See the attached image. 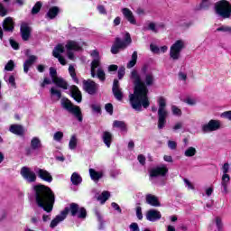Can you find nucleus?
<instances>
[{"instance_id":"nucleus-1","label":"nucleus","mask_w":231,"mask_h":231,"mask_svg":"<svg viewBox=\"0 0 231 231\" xmlns=\"http://www.w3.org/2000/svg\"><path fill=\"white\" fill-rule=\"evenodd\" d=\"M131 80L134 84V93L129 95V102L132 109L141 112L142 107L147 109L151 103L149 102V88L154 86L155 79L152 72H147V68L143 67L142 72L132 70Z\"/></svg>"},{"instance_id":"nucleus-2","label":"nucleus","mask_w":231,"mask_h":231,"mask_svg":"<svg viewBox=\"0 0 231 231\" xmlns=\"http://www.w3.org/2000/svg\"><path fill=\"white\" fill-rule=\"evenodd\" d=\"M33 190L37 206L50 214L53 210V205L55 204V194H53L51 189L42 184H38L33 187Z\"/></svg>"},{"instance_id":"nucleus-3","label":"nucleus","mask_w":231,"mask_h":231,"mask_svg":"<svg viewBox=\"0 0 231 231\" xmlns=\"http://www.w3.org/2000/svg\"><path fill=\"white\" fill-rule=\"evenodd\" d=\"M69 212H70V215L73 217L77 216L79 219H86V216H88L86 208H79V204L77 203H71L69 207L65 208V209L61 211L60 215H57L55 218L51 220L50 227L55 228V226H58L60 223H62V221L68 217Z\"/></svg>"},{"instance_id":"nucleus-4","label":"nucleus","mask_w":231,"mask_h":231,"mask_svg":"<svg viewBox=\"0 0 231 231\" xmlns=\"http://www.w3.org/2000/svg\"><path fill=\"white\" fill-rule=\"evenodd\" d=\"M90 56L92 57V61L90 64V73L91 77L95 79L96 77L104 82L106 80V72L104 71V68L102 67L100 52L98 51L94 50L90 52Z\"/></svg>"},{"instance_id":"nucleus-5","label":"nucleus","mask_w":231,"mask_h":231,"mask_svg":"<svg viewBox=\"0 0 231 231\" xmlns=\"http://www.w3.org/2000/svg\"><path fill=\"white\" fill-rule=\"evenodd\" d=\"M158 103V129H163L167 124V117L169 112L167 111V98L164 97H159L157 99Z\"/></svg>"},{"instance_id":"nucleus-6","label":"nucleus","mask_w":231,"mask_h":231,"mask_svg":"<svg viewBox=\"0 0 231 231\" xmlns=\"http://www.w3.org/2000/svg\"><path fill=\"white\" fill-rule=\"evenodd\" d=\"M231 167L230 163L225 162L222 167H221V182H220V187H221V192L223 196H226V194H229L230 189H228V187L230 186V172Z\"/></svg>"},{"instance_id":"nucleus-7","label":"nucleus","mask_w":231,"mask_h":231,"mask_svg":"<svg viewBox=\"0 0 231 231\" xmlns=\"http://www.w3.org/2000/svg\"><path fill=\"white\" fill-rule=\"evenodd\" d=\"M215 11L223 19H228L231 15V4L226 0H220L215 4Z\"/></svg>"},{"instance_id":"nucleus-8","label":"nucleus","mask_w":231,"mask_h":231,"mask_svg":"<svg viewBox=\"0 0 231 231\" xmlns=\"http://www.w3.org/2000/svg\"><path fill=\"white\" fill-rule=\"evenodd\" d=\"M61 106L63 109H66L68 113L74 115L79 122H82V112L80 111L79 106H74L73 103H71V101H69L68 98L61 99Z\"/></svg>"},{"instance_id":"nucleus-9","label":"nucleus","mask_w":231,"mask_h":231,"mask_svg":"<svg viewBox=\"0 0 231 231\" xmlns=\"http://www.w3.org/2000/svg\"><path fill=\"white\" fill-rule=\"evenodd\" d=\"M131 42H133V40L131 39V34H129V32L125 33V41H122L120 38H116V42L111 48V53L116 55L120 50H125Z\"/></svg>"},{"instance_id":"nucleus-10","label":"nucleus","mask_w":231,"mask_h":231,"mask_svg":"<svg viewBox=\"0 0 231 231\" xmlns=\"http://www.w3.org/2000/svg\"><path fill=\"white\" fill-rule=\"evenodd\" d=\"M185 49V41L177 40L170 49V57L173 60H178L181 53V50Z\"/></svg>"},{"instance_id":"nucleus-11","label":"nucleus","mask_w":231,"mask_h":231,"mask_svg":"<svg viewBox=\"0 0 231 231\" xmlns=\"http://www.w3.org/2000/svg\"><path fill=\"white\" fill-rule=\"evenodd\" d=\"M167 174H169V168H167V165L165 164H161L150 171V180L152 181L154 178H163L167 176Z\"/></svg>"},{"instance_id":"nucleus-12","label":"nucleus","mask_w":231,"mask_h":231,"mask_svg":"<svg viewBox=\"0 0 231 231\" xmlns=\"http://www.w3.org/2000/svg\"><path fill=\"white\" fill-rule=\"evenodd\" d=\"M20 174L27 183H35L37 181V174L30 167H22Z\"/></svg>"},{"instance_id":"nucleus-13","label":"nucleus","mask_w":231,"mask_h":231,"mask_svg":"<svg viewBox=\"0 0 231 231\" xmlns=\"http://www.w3.org/2000/svg\"><path fill=\"white\" fill-rule=\"evenodd\" d=\"M219 129H221V121L214 119L201 126V131L204 134L214 133V131H219Z\"/></svg>"},{"instance_id":"nucleus-14","label":"nucleus","mask_w":231,"mask_h":231,"mask_svg":"<svg viewBox=\"0 0 231 231\" xmlns=\"http://www.w3.org/2000/svg\"><path fill=\"white\" fill-rule=\"evenodd\" d=\"M65 48L67 50L68 58L70 60H73V59H75V55L73 54L72 51H79V50H81L80 44H79V42L75 41L67 42Z\"/></svg>"},{"instance_id":"nucleus-15","label":"nucleus","mask_w":231,"mask_h":231,"mask_svg":"<svg viewBox=\"0 0 231 231\" xmlns=\"http://www.w3.org/2000/svg\"><path fill=\"white\" fill-rule=\"evenodd\" d=\"M34 171L40 180L47 181V183H51L53 181V177L50 171L41 168H35Z\"/></svg>"},{"instance_id":"nucleus-16","label":"nucleus","mask_w":231,"mask_h":231,"mask_svg":"<svg viewBox=\"0 0 231 231\" xmlns=\"http://www.w3.org/2000/svg\"><path fill=\"white\" fill-rule=\"evenodd\" d=\"M83 88L88 95H95L97 93V89H98V84L95 83V81L91 79L84 80Z\"/></svg>"},{"instance_id":"nucleus-17","label":"nucleus","mask_w":231,"mask_h":231,"mask_svg":"<svg viewBox=\"0 0 231 231\" xmlns=\"http://www.w3.org/2000/svg\"><path fill=\"white\" fill-rule=\"evenodd\" d=\"M60 53H64V45L63 44H58L54 48V50L52 51V55H53V57L58 59L59 62L62 66H66V59H64V57L60 56Z\"/></svg>"},{"instance_id":"nucleus-18","label":"nucleus","mask_w":231,"mask_h":231,"mask_svg":"<svg viewBox=\"0 0 231 231\" xmlns=\"http://www.w3.org/2000/svg\"><path fill=\"white\" fill-rule=\"evenodd\" d=\"M113 95L116 100L119 102L124 98V93H122V88H120V82L118 79H114L113 88H112Z\"/></svg>"},{"instance_id":"nucleus-19","label":"nucleus","mask_w":231,"mask_h":231,"mask_svg":"<svg viewBox=\"0 0 231 231\" xmlns=\"http://www.w3.org/2000/svg\"><path fill=\"white\" fill-rule=\"evenodd\" d=\"M146 219L152 223H154V221L162 219V213L156 209H150L146 213Z\"/></svg>"},{"instance_id":"nucleus-20","label":"nucleus","mask_w":231,"mask_h":231,"mask_svg":"<svg viewBox=\"0 0 231 231\" xmlns=\"http://www.w3.org/2000/svg\"><path fill=\"white\" fill-rule=\"evenodd\" d=\"M125 19L130 23V24H136V18H134V14H133V11H131L129 8L125 7L121 10Z\"/></svg>"},{"instance_id":"nucleus-21","label":"nucleus","mask_w":231,"mask_h":231,"mask_svg":"<svg viewBox=\"0 0 231 231\" xmlns=\"http://www.w3.org/2000/svg\"><path fill=\"white\" fill-rule=\"evenodd\" d=\"M21 33L23 41H28L32 33V28L28 23H22L21 25Z\"/></svg>"},{"instance_id":"nucleus-22","label":"nucleus","mask_w":231,"mask_h":231,"mask_svg":"<svg viewBox=\"0 0 231 231\" xmlns=\"http://www.w3.org/2000/svg\"><path fill=\"white\" fill-rule=\"evenodd\" d=\"M147 205H151V207H162L158 197L152 194H147L145 197Z\"/></svg>"},{"instance_id":"nucleus-23","label":"nucleus","mask_w":231,"mask_h":231,"mask_svg":"<svg viewBox=\"0 0 231 231\" xmlns=\"http://www.w3.org/2000/svg\"><path fill=\"white\" fill-rule=\"evenodd\" d=\"M71 97L76 100V102L80 103L82 102V93L79 90L77 86H72L70 88Z\"/></svg>"},{"instance_id":"nucleus-24","label":"nucleus","mask_w":231,"mask_h":231,"mask_svg":"<svg viewBox=\"0 0 231 231\" xmlns=\"http://www.w3.org/2000/svg\"><path fill=\"white\" fill-rule=\"evenodd\" d=\"M36 60H37V56L35 55L29 56L28 60H25V62L23 63L24 73H28V71H30V67L33 66Z\"/></svg>"},{"instance_id":"nucleus-25","label":"nucleus","mask_w":231,"mask_h":231,"mask_svg":"<svg viewBox=\"0 0 231 231\" xmlns=\"http://www.w3.org/2000/svg\"><path fill=\"white\" fill-rule=\"evenodd\" d=\"M14 19L12 17H7L3 23V29L5 32H14Z\"/></svg>"},{"instance_id":"nucleus-26","label":"nucleus","mask_w":231,"mask_h":231,"mask_svg":"<svg viewBox=\"0 0 231 231\" xmlns=\"http://www.w3.org/2000/svg\"><path fill=\"white\" fill-rule=\"evenodd\" d=\"M9 130L10 133L16 134L17 136H23V134H24V128L21 125H12Z\"/></svg>"},{"instance_id":"nucleus-27","label":"nucleus","mask_w":231,"mask_h":231,"mask_svg":"<svg viewBox=\"0 0 231 231\" xmlns=\"http://www.w3.org/2000/svg\"><path fill=\"white\" fill-rule=\"evenodd\" d=\"M214 6L213 0H200V3L197 8V10H210Z\"/></svg>"},{"instance_id":"nucleus-28","label":"nucleus","mask_w":231,"mask_h":231,"mask_svg":"<svg viewBox=\"0 0 231 231\" xmlns=\"http://www.w3.org/2000/svg\"><path fill=\"white\" fill-rule=\"evenodd\" d=\"M42 148V143L41 142V138L38 136H34L31 139V149L32 151H39V149Z\"/></svg>"},{"instance_id":"nucleus-29","label":"nucleus","mask_w":231,"mask_h":231,"mask_svg":"<svg viewBox=\"0 0 231 231\" xmlns=\"http://www.w3.org/2000/svg\"><path fill=\"white\" fill-rule=\"evenodd\" d=\"M102 140L106 147H111V142H113V134L110 132H104L102 134Z\"/></svg>"},{"instance_id":"nucleus-30","label":"nucleus","mask_w":231,"mask_h":231,"mask_svg":"<svg viewBox=\"0 0 231 231\" xmlns=\"http://www.w3.org/2000/svg\"><path fill=\"white\" fill-rule=\"evenodd\" d=\"M59 12H60V9L58 6H52L46 14V17L49 19H55L59 15Z\"/></svg>"},{"instance_id":"nucleus-31","label":"nucleus","mask_w":231,"mask_h":231,"mask_svg":"<svg viewBox=\"0 0 231 231\" xmlns=\"http://www.w3.org/2000/svg\"><path fill=\"white\" fill-rule=\"evenodd\" d=\"M53 84H55L58 88H61V89H68V82L64 80L62 78H56L52 81Z\"/></svg>"},{"instance_id":"nucleus-32","label":"nucleus","mask_w":231,"mask_h":231,"mask_svg":"<svg viewBox=\"0 0 231 231\" xmlns=\"http://www.w3.org/2000/svg\"><path fill=\"white\" fill-rule=\"evenodd\" d=\"M89 174L93 181H98V180H101L102 176H104L102 171H97L95 169H89Z\"/></svg>"},{"instance_id":"nucleus-33","label":"nucleus","mask_w":231,"mask_h":231,"mask_svg":"<svg viewBox=\"0 0 231 231\" xmlns=\"http://www.w3.org/2000/svg\"><path fill=\"white\" fill-rule=\"evenodd\" d=\"M70 181L72 185H80V183H82V177L78 172H73L70 177Z\"/></svg>"},{"instance_id":"nucleus-34","label":"nucleus","mask_w":231,"mask_h":231,"mask_svg":"<svg viewBox=\"0 0 231 231\" xmlns=\"http://www.w3.org/2000/svg\"><path fill=\"white\" fill-rule=\"evenodd\" d=\"M113 127H116V129H120L123 133L127 131V125L124 121H118V120L114 121Z\"/></svg>"},{"instance_id":"nucleus-35","label":"nucleus","mask_w":231,"mask_h":231,"mask_svg":"<svg viewBox=\"0 0 231 231\" xmlns=\"http://www.w3.org/2000/svg\"><path fill=\"white\" fill-rule=\"evenodd\" d=\"M195 154H198V150L193 146H189L184 151V156L186 158H192Z\"/></svg>"},{"instance_id":"nucleus-36","label":"nucleus","mask_w":231,"mask_h":231,"mask_svg":"<svg viewBox=\"0 0 231 231\" xmlns=\"http://www.w3.org/2000/svg\"><path fill=\"white\" fill-rule=\"evenodd\" d=\"M136 60H138V52L134 51L132 54V60L127 63L126 68H128V69H131V68H134V66L136 65Z\"/></svg>"},{"instance_id":"nucleus-37","label":"nucleus","mask_w":231,"mask_h":231,"mask_svg":"<svg viewBox=\"0 0 231 231\" xmlns=\"http://www.w3.org/2000/svg\"><path fill=\"white\" fill-rule=\"evenodd\" d=\"M77 143H79V139H77V135L74 134L70 137L69 142V149L75 151V149H77Z\"/></svg>"},{"instance_id":"nucleus-38","label":"nucleus","mask_w":231,"mask_h":231,"mask_svg":"<svg viewBox=\"0 0 231 231\" xmlns=\"http://www.w3.org/2000/svg\"><path fill=\"white\" fill-rule=\"evenodd\" d=\"M69 73L72 80H74V82L76 84H79V78H77V72L75 71V66H73V65L69 66Z\"/></svg>"},{"instance_id":"nucleus-39","label":"nucleus","mask_w":231,"mask_h":231,"mask_svg":"<svg viewBox=\"0 0 231 231\" xmlns=\"http://www.w3.org/2000/svg\"><path fill=\"white\" fill-rule=\"evenodd\" d=\"M213 223H215L217 231H223L224 225H223V219L220 217H216L213 220Z\"/></svg>"},{"instance_id":"nucleus-40","label":"nucleus","mask_w":231,"mask_h":231,"mask_svg":"<svg viewBox=\"0 0 231 231\" xmlns=\"http://www.w3.org/2000/svg\"><path fill=\"white\" fill-rule=\"evenodd\" d=\"M109 196H111L109 191H103L101 195L98 196L97 200L100 201L102 205H104V203H106V201L109 199Z\"/></svg>"},{"instance_id":"nucleus-41","label":"nucleus","mask_w":231,"mask_h":231,"mask_svg":"<svg viewBox=\"0 0 231 231\" xmlns=\"http://www.w3.org/2000/svg\"><path fill=\"white\" fill-rule=\"evenodd\" d=\"M50 92L51 97H55L56 100H60V98H62V93L60 92V90L55 88V87H52Z\"/></svg>"},{"instance_id":"nucleus-42","label":"nucleus","mask_w":231,"mask_h":231,"mask_svg":"<svg viewBox=\"0 0 231 231\" xmlns=\"http://www.w3.org/2000/svg\"><path fill=\"white\" fill-rule=\"evenodd\" d=\"M62 138H64V133H62L61 131H58L56 133H54L53 134V140L54 142H62Z\"/></svg>"},{"instance_id":"nucleus-43","label":"nucleus","mask_w":231,"mask_h":231,"mask_svg":"<svg viewBox=\"0 0 231 231\" xmlns=\"http://www.w3.org/2000/svg\"><path fill=\"white\" fill-rule=\"evenodd\" d=\"M41 8H42V3L37 2L32 9V15H35L38 12H41Z\"/></svg>"},{"instance_id":"nucleus-44","label":"nucleus","mask_w":231,"mask_h":231,"mask_svg":"<svg viewBox=\"0 0 231 231\" xmlns=\"http://www.w3.org/2000/svg\"><path fill=\"white\" fill-rule=\"evenodd\" d=\"M14 68H15V64L14 63V60H11L5 65V71H14Z\"/></svg>"},{"instance_id":"nucleus-45","label":"nucleus","mask_w":231,"mask_h":231,"mask_svg":"<svg viewBox=\"0 0 231 231\" xmlns=\"http://www.w3.org/2000/svg\"><path fill=\"white\" fill-rule=\"evenodd\" d=\"M185 187H187L188 190H194V184H192V182H190V180H189L188 179H183Z\"/></svg>"},{"instance_id":"nucleus-46","label":"nucleus","mask_w":231,"mask_h":231,"mask_svg":"<svg viewBox=\"0 0 231 231\" xmlns=\"http://www.w3.org/2000/svg\"><path fill=\"white\" fill-rule=\"evenodd\" d=\"M5 80L13 88H15V78L14 76H10L9 78L5 77Z\"/></svg>"},{"instance_id":"nucleus-47","label":"nucleus","mask_w":231,"mask_h":231,"mask_svg":"<svg viewBox=\"0 0 231 231\" xmlns=\"http://www.w3.org/2000/svg\"><path fill=\"white\" fill-rule=\"evenodd\" d=\"M50 76L52 79V82L55 80V79L59 78L57 77V69H55V68L53 67L50 68Z\"/></svg>"},{"instance_id":"nucleus-48","label":"nucleus","mask_w":231,"mask_h":231,"mask_svg":"<svg viewBox=\"0 0 231 231\" xmlns=\"http://www.w3.org/2000/svg\"><path fill=\"white\" fill-rule=\"evenodd\" d=\"M172 114L176 116H181V109L178 108L176 106H171Z\"/></svg>"},{"instance_id":"nucleus-49","label":"nucleus","mask_w":231,"mask_h":231,"mask_svg":"<svg viewBox=\"0 0 231 231\" xmlns=\"http://www.w3.org/2000/svg\"><path fill=\"white\" fill-rule=\"evenodd\" d=\"M168 147L171 151H175V149H177V147H178V143H176V141L170 140V141H168Z\"/></svg>"},{"instance_id":"nucleus-50","label":"nucleus","mask_w":231,"mask_h":231,"mask_svg":"<svg viewBox=\"0 0 231 231\" xmlns=\"http://www.w3.org/2000/svg\"><path fill=\"white\" fill-rule=\"evenodd\" d=\"M148 30H151V32H153V33H158V27L154 23H150L148 24Z\"/></svg>"},{"instance_id":"nucleus-51","label":"nucleus","mask_w":231,"mask_h":231,"mask_svg":"<svg viewBox=\"0 0 231 231\" xmlns=\"http://www.w3.org/2000/svg\"><path fill=\"white\" fill-rule=\"evenodd\" d=\"M8 10L0 3V16L5 17L7 15Z\"/></svg>"},{"instance_id":"nucleus-52","label":"nucleus","mask_w":231,"mask_h":231,"mask_svg":"<svg viewBox=\"0 0 231 231\" xmlns=\"http://www.w3.org/2000/svg\"><path fill=\"white\" fill-rule=\"evenodd\" d=\"M217 32H227L228 33H231V27L226 26V25H223L221 27H218L217 29Z\"/></svg>"},{"instance_id":"nucleus-53","label":"nucleus","mask_w":231,"mask_h":231,"mask_svg":"<svg viewBox=\"0 0 231 231\" xmlns=\"http://www.w3.org/2000/svg\"><path fill=\"white\" fill-rule=\"evenodd\" d=\"M221 118H226V120L231 121V111H226L220 115Z\"/></svg>"},{"instance_id":"nucleus-54","label":"nucleus","mask_w":231,"mask_h":231,"mask_svg":"<svg viewBox=\"0 0 231 231\" xmlns=\"http://www.w3.org/2000/svg\"><path fill=\"white\" fill-rule=\"evenodd\" d=\"M10 45L12 46L13 50H19V43L17 42H15L13 39L9 40Z\"/></svg>"},{"instance_id":"nucleus-55","label":"nucleus","mask_w":231,"mask_h":231,"mask_svg":"<svg viewBox=\"0 0 231 231\" xmlns=\"http://www.w3.org/2000/svg\"><path fill=\"white\" fill-rule=\"evenodd\" d=\"M124 75H125V68L121 67L118 69V79H119V80H122V79H124Z\"/></svg>"},{"instance_id":"nucleus-56","label":"nucleus","mask_w":231,"mask_h":231,"mask_svg":"<svg viewBox=\"0 0 231 231\" xmlns=\"http://www.w3.org/2000/svg\"><path fill=\"white\" fill-rule=\"evenodd\" d=\"M136 216L138 219L140 220L143 219V215L142 214V207L136 208Z\"/></svg>"},{"instance_id":"nucleus-57","label":"nucleus","mask_w":231,"mask_h":231,"mask_svg":"<svg viewBox=\"0 0 231 231\" xmlns=\"http://www.w3.org/2000/svg\"><path fill=\"white\" fill-rule=\"evenodd\" d=\"M105 109L109 115H113V104L108 103L106 105Z\"/></svg>"},{"instance_id":"nucleus-58","label":"nucleus","mask_w":231,"mask_h":231,"mask_svg":"<svg viewBox=\"0 0 231 231\" xmlns=\"http://www.w3.org/2000/svg\"><path fill=\"white\" fill-rule=\"evenodd\" d=\"M150 50L152 51V53H160V48L154 44L150 45Z\"/></svg>"},{"instance_id":"nucleus-59","label":"nucleus","mask_w":231,"mask_h":231,"mask_svg":"<svg viewBox=\"0 0 231 231\" xmlns=\"http://www.w3.org/2000/svg\"><path fill=\"white\" fill-rule=\"evenodd\" d=\"M97 10H98L99 14H101L103 15L107 14V11H106V7H104V5H97Z\"/></svg>"},{"instance_id":"nucleus-60","label":"nucleus","mask_w":231,"mask_h":231,"mask_svg":"<svg viewBox=\"0 0 231 231\" xmlns=\"http://www.w3.org/2000/svg\"><path fill=\"white\" fill-rule=\"evenodd\" d=\"M131 231H140V227L138 226V224L132 223L129 226Z\"/></svg>"},{"instance_id":"nucleus-61","label":"nucleus","mask_w":231,"mask_h":231,"mask_svg":"<svg viewBox=\"0 0 231 231\" xmlns=\"http://www.w3.org/2000/svg\"><path fill=\"white\" fill-rule=\"evenodd\" d=\"M183 127V123L179 122L176 123L175 125L172 127L173 131H179V129H182Z\"/></svg>"},{"instance_id":"nucleus-62","label":"nucleus","mask_w":231,"mask_h":231,"mask_svg":"<svg viewBox=\"0 0 231 231\" xmlns=\"http://www.w3.org/2000/svg\"><path fill=\"white\" fill-rule=\"evenodd\" d=\"M137 160L141 165H145V156L140 154L138 155Z\"/></svg>"},{"instance_id":"nucleus-63","label":"nucleus","mask_w":231,"mask_h":231,"mask_svg":"<svg viewBox=\"0 0 231 231\" xmlns=\"http://www.w3.org/2000/svg\"><path fill=\"white\" fill-rule=\"evenodd\" d=\"M186 103H188L189 106H196L197 101L194 98L189 97V98L186 99Z\"/></svg>"},{"instance_id":"nucleus-64","label":"nucleus","mask_w":231,"mask_h":231,"mask_svg":"<svg viewBox=\"0 0 231 231\" xmlns=\"http://www.w3.org/2000/svg\"><path fill=\"white\" fill-rule=\"evenodd\" d=\"M91 108L94 111V113H100V106H98V105H92Z\"/></svg>"}]
</instances>
